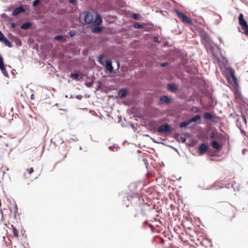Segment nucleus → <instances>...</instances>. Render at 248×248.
Returning a JSON list of instances; mask_svg holds the SVG:
<instances>
[{"label": "nucleus", "instance_id": "9", "mask_svg": "<svg viewBox=\"0 0 248 248\" xmlns=\"http://www.w3.org/2000/svg\"><path fill=\"white\" fill-rule=\"evenodd\" d=\"M229 74L231 77V78L232 80V81L234 84H237V78H236V77L235 76V73H234V70L232 69H231L229 70Z\"/></svg>", "mask_w": 248, "mask_h": 248}, {"label": "nucleus", "instance_id": "4", "mask_svg": "<svg viewBox=\"0 0 248 248\" xmlns=\"http://www.w3.org/2000/svg\"><path fill=\"white\" fill-rule=\"evenodd\" d=\"M172 131V128L168 124L161 125L157 128V131L160 133H169Z\"/></svg>", "mask_w": 248, "mask_h": 248}, {"label": "nucleus", "instance_id": "26", "mask_svg": "<svg viewBox=\"0 0 248 248\" xmlns=\"http://www.w3.org/2000/svg\"><path fill=\"white\" fill-rule=\"evenodd\" d=\"M76 31H71L69 32V34L71 37H73L76 34Z\"/></svg>", "mask_w": 248, "mask_h": 248}, {"label": "nucleus", "instance_id": "36", "mask_svg": "<svg viewBox=\"0 0 248 248\" xmlns=\"http://www.w3.org/2000/svg\"><path fill=\"white\" fill-rule=\"evenodd\" d=\"M67 153H66L65 154V155L64 156L63 159L67 157Z\"/></svg>", "mask_w": 248, "mask_h": 248}, {"label": "nucleus", "instance_id": "34", "mask_svg": "<svg viewBox=\"0 0 248 248\" xmlns=\"http://www.w3.org/2000/svg\"><path fill=\"white\" fill-rule=\"evenodd\" d=\"M210 138L213 139L214 138V134L213 133H211L210 135Z\"/></svg>", "mask_w": 248, "mask_h": 248}, {"label": "nucleus", "instance_id": "24", "mask_svg": "<svg viewBox=\"0 0 248 248\" xmlns=\"http://www.w3.org/2000/svg\"><path fill=\"white\" fill-rule=\"evenodd\" d=\"M134 27L137 29H141L143 27V25L139 23H135L134 25Z\"/></svg>", "mask_w": 248, "mask_h": 248}, {"label": "nucleus", "instance_id": "21", "mask_svg": "<svg viewBox=\"0 0 248 248\" xmlns=\"http://www.w3.org/2000/svg\"><path fill=\"white\" fill-rule=\"evenodd\" d=\"M102 30V28L100 27H95L92 29V31L94 33H99Z\"/></svg>", "mask_w": 248, "mask_h": 248}, {"label": "nucleus", "instance_id": "29", "mask_svg": "<svg viewBox=\"0 0 248 248\" xmlns=\"http://www.w3.org/2000/svg\"><path fill=\"white\" fill-rule=\"evenodd\" d=\"M104 58V55H100L99 57H98V62L100 63L101 64H102V59Z\"/></svg>", "mask_w": 248, "mask_h": 248}, {"label": "nucleus", "instance_id": "37", "mask_svg": "<svg viewBox=\"0 0 248 248\" xmlns=\"http://www.w3.org/2000/svg\"><path fill=\"white\" fill-rule=\"evenodd\" d=\"M243 119H244V121H245V122H246V118H245V116H243Z\"/></svg>", "mask_w": 248, "mask_h": 248}, {"label": "nucleus", "instance_id": "32", "mask_svg": "<svg viewBox=\"0 0 248 248\" xmlns=\"http://www.w3.org/2000/svg\"><path fill=\"white\" fill-rule=\"evenodd\" d=\"M77 0H69V2L71 3H75Z\"/></svg>", "mask_w": 248, "mask_h": 248}, {"label": "nucleus", "instance_id": "18", "mask_svg": "<svg viewBox=\"0 0 248 248\" xmlns=\"http://www.w3.org/2000/svg\"><path fill=\"white\" fill-rule=\"evenodd\" d=\"M12 228H13L12 232H13L14 236L15 237L17 238L18 237V231L16 228V227L13 226V225H12Z\"/></svg>", "mask_w": 248, "mask_h": 248}, {"label": "nucleus", "instance_id": "13", "mask_svg": "<svg viewBox=\"0 0 248 248\" xmlns=\"http://www.w3.org/2000/svg\"><path fill=\"white\" fill-rule=\"evenodd\" d=\"M127 91L125 89L120 90L118 92V95L120 97H124L127 95Z\"/></svg>", "mask_w": 248, "mask_h": 248}, {"label": "nucleus", "instance_id": "16", "mask_svg": "<svg viewBox=\"0 0 248 248\" xmlns=\"http://www.w3.org/2000/svg\"><path fill=\"white\" fill-rule=\"evenodd\" d=\"M79 75L78 73H71L70 75V78L75 80H79Z\"/></svg>", "mask_w": 248, "mask_h": 248}, {"label": "nucleus", "instance_id": "15", "mask_svg": "<svg viewBox=\"0 0 248 248\" xmlns=\"http://www.w3.org/2000/svg\"><path fill=\"white\" fill-rule=\"evenodd\" d=\"M201 119V116L200 115H197L193 117V118H191L190 119H189V122L190 123L194 122H197L198 121H200Z\"/></svg>", "mask_w": 248, "mask_h": 248}, {"label": "nucleus", "instance_id": "12", "mask_svg": "<svg viewBox=\"0 0 248 248\" xmlns=\"http://www.w3.org/2000/svg\"><path fill=\"white\" fill-rule=\"evenodd\" d=\"M106 69L110 72H111L113 69L111 61L108 60L106 61Z\"/></svg>", "mask_w": 248, "mask_h": 248}, {"label": "nucleus", "instance_id": "7", "mask_svg": "<svg viewBox=\"0 0 248 248\" xmlns=\"http://www.w3.org/2000/svg\"><path fill=\"white\" fill-rule=\"evenodd\" d=\"M208 149V147L206 144L204 143L201 144L199 148V152L200 154L202 155L205 154L207 151Z\"/></svg>", "mask_w": 248, "mask_h": 248}, {"label": "nucleus", "instance_id": "31", "mask_svg": "<svg viewBox=\"0 0 248 248\" xmlns=\"http://www.w3.org/2000/svg\"><path fill=\"white\" fill-rule=\"evenodd\" d=\"M169 65V63L168 62H163L161 63L160 65L162 67H165Z\"/></svg>", "mask_w": 248, "mask_h": 248}, {"label": "nucleus", "instance_id": "20", "mask_svg": "<svg viewBox=\"0 0 248 248\" xmlns=\"http://www.w3.org/2000/svg\"><path fill=\"white\" fill-rule=\"evenodd\" d=\"M190 124V123L188 120L187 121L181 123L180 124V127L181 128L185 127L188 126Z\"/></svg>", "mask_w": 248, "mask_h": 248}, {"label": "nucleus", "instance_id": "19", "mask_svg": "<svg viewBox=\"0 0 248 248\" xmlns=\"http://www.w3.org/2000/svg\"><path fill=\"white\" fill-rule=\"evenodd\" d=\"M204 117L206 119L211 120L213 118V116L209 112H205L204 114Z\"/></svg>", "mask_w": 248, "mask_h": 248}, {"label": "nucleus", "instance_id": "1", "mask_svg": "<svg viewBox=\"0 0 248 248\" xmlns=\"http://www.w3.org/2000/svg\"><path fill=\"white\" fill-rule=\"evenodd\" d=\"M84 22L87 25L96 26L102 24V20L100 15L96 14L94 17L93 14L87 12L84 17Z\"/></svg>", "mask_w": 248, "mask_h": 248}, {"label": "nucleus", "instance_id": "27", "mask_svg": "<svg viewBox=\"0 0 248 248\" xmlns=\"http://www.w3.org/2000/svg\"><path fill=\"white\" fill-rule=\"evenodd\" d=\"M63 38V36L62 35H57L55 37L54 39L56 40L61 41Z\"/></svg>", "mask_w": 248, "mask_h": 248}, {"label": "nucleus", "instance_id": "2", "mask_svg": "<svg viewBox=\"0 0 248 248\" xmlns=\"http://www.w3.org/2000/svg\"><path fill=\"white\" fill-rule=\"evenodd\" d=\"M175 13L178 17L183 23L188 25L192 24V20L191 18L188 17L184 13L177 10L175 11Z\"/></svg>", "mask_w": 248, "mask_h": 248}, {"label": "nucleus", "instance_id": "23", "mask_svg": "<svg viewBox=\"0 0 248 248\" xmlns=\"http://www.w3.org/2000/svg\"><path fill=\"white\" fill-rule=\"evenodd\" d=\"M5 66V64L3 62V59L2 57L0 55V68Z\"/></svg>", "mask_w": 248, "mask_h": 248}, {"label": "nucleus", "instance_id": "22", "mask_svg": "<svg viewBox=\"0 0 248 248\" xmlns=\"http://www.w3.org/2000/svg\"><path fill=\"white\" fill-rule=\"evenodd\" d=\"M3 75L6 77H8V73L5 69V66L0 68Z\"/></svg>", "mask_w": 248, "mask_h": 248}, {"label": "nucleus", "instance_id": "30", "mask_svg": "<svg viewBox=\"0 0 248 248\" xmlns=\"http://www.w3.org/2000/svg\"><path fill=\"white\" fill-rule=\"evenodd\" d=\"M27 171L28 172V173L30 174H31V173H32L34 171V169L33 168H31L30 169H28L27 170Z\"/></svg>", "mask_w": 248, "mask_h": 248}, {"label": "nucleus", "instance_id": "28", "mask_svg": "<svg viewBox=\"0 0 248 248\" xmlns=\"http://www.w3.org/2000/svg\"><path fill=\"white\" fill-rule=\"evenodd\" d=\"M140 17V15L137 14H133L132 16V17L135 19H139Z\"/></svg>", "mask_w": 248, "mask_h": 248}, {"label": "nucleus", "instance_id": "10", "mask_svg": "<svg viewBox=\"0 0 248 248\" xmlns=\"http://www.w3.org/2000/svg\"><path fill=\"white\" fill-rule=\"evenodd\" d=\"M168 89L169 91L172 92H176L178 91V87L175 84H169L167 85Z\"/></svg>", "mask_w": 248, "mask_h": 248}, {"label": "nucleus", "instance_id": "6", "mask_svg": "<svg viewBox=\"0 0 248 248\" xmlns=\"http://www.w3.org/2000/svg\"><path fill=\"white\" fill-rule=\"evenodd\" d=\"M202 43L204 45L205 47H208L210 44V40L209 36L206 34L202 35Z\"/></svg>", "mask_w": 248, "mask_h": 248}, {"label": "nucleus", "instance_id": "17", "mask_svg": "<svg viewBox=\"0 0 248 248\" xmlns=\"http://www.w3.org/2000/svg\"><path fill=\"white\" fill-rule=\"evenodd\" d=\"M31 26V23L30 22H26L23 23L21 25V28L24 30L29 29Z\"/></svg>", "mask_w": 248, "mask_h": 248}, {"label": "nucleus", "instance_id": "14", "mask_svg": "<svg viewBox=\"0 0 248 248\" xmlns=\"http://www.w3.org/2000/svg\"><path fill=\"white\" fill-rule=\"evenodd\" d=\"M160 100L161 101H163L166 103H169L170 102V99L166 95H163L160 98Z\"/></svg>", "mask_w": 248, "mask_h": 248}, {"label": "nucleus", "instance_id": "25", "mask_svg": "<svg viewBox=\"0 0 248 248\" xmlns=\"http://www.w3.org/2000/svg\"><path fill=\"white\" fill-rule=\"evenodd\" d=\"M40 2V0H35L33 2V6H37Z\"/></svg>", "mask_w": 248, "mask_h": 248}, {"label": "nucleus", "instance_id": "35", "mask_svg": "<svg viewBox=\"0 0 248 248\" xmlns=\"http://www.w3.org/2000/svg\"><path fill=\"white\" fill-rule=\"evenodd\" d=\"M11 27H12V28H15V27H16V25H15V23H12V24H11Z\"/></svg>", "mask_w": 248, "mask_h": 248}, {"label": "nucleus", "instance_id": "5", "mask_svg": "<svg viewBox=\"0 0 248 248\" xmlns=\"http://www.w3.org/2000/svg\"><path fill=\"white\" fill-rule=\"evenodd\" d=\"M0 41L3 42L5 46L11 47L12 46V43L7 40V39L5 37L3 34L0 31Z\"/></svg>", "mask_w": 248, "mask_h": 248}, {"label": "nucleus", "instance_id": "8", "mask_svg": "<svg viewBox=\"0 0 248 248\" xmlns=\"http://www.w3.org/2000/svg\"><path fill=\"white\" fill-rule=\"evenodd\" d=\"M25 11V10L22 6H19L15 8L13 12L12 15L14 16H17L21 13H23Z\"/></svg>", "mask_w": 248, "mask_h": 248}, {"label": "nucleus", "instance_id": "33", "mask_svg": "<svg viewBox=\"0 0 248 248\" xmlns=\"http://www.w3.org/2000/svg\"><path fill=\"white\" fill-rule=\"evenodd\" d=\"M181 141H182L183 142H185L186 141V138H184V137H181Z\"/></svg>", "mask_w": 248, "mask_h": 248}, {"label": "nucleus", "instance_id": "3", "mask_svg": "<svg viewBox=\"0 0 248 248\" xmlns=\"http://www.w3.org/2000/svg\"><path fill=\"white\" fill-rule=\"evenodd\" d=\"M239 24L241 27L243 32L247 36L248 35V24L244 18L243 15L240 14L238 17Z\"/></svg>", "mask_w": 248, "mask_h": 248}, {"label": "nucleus", "instance_id": "11", "mask_svg": "<svg viewBox=\"0 0 248 248\" xmlns=\"http://www.w3.org/2000/svg\"><path fill=\"white\" fill-rule=\"evenodd\" d=\"M211 145L214 148L218 151H219L221 149V146L219 144V143L216 140L213 141L211 143Z\"/></svg>", "mask_w": 248, "mask_h": 248}]
</instances>
